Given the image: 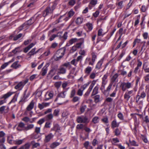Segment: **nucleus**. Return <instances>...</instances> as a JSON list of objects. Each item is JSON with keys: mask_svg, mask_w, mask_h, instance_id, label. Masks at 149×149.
Returning a JSON list of instances; mask_svg holds the SVG:
<instances>
[{"mask_svg": "<svg viewBox=\"0 0 149 149\" xmlns=\"http://www.w3.org/2000/svg\"><path fill=\"white\" fill-rule=\"evenodd\" d=\"M76 93V91L75 89L74 88H73L72 89L70 92V98H72L73 97H74Z\"/></svg>", "mask_w": 149, "mask_h": 149, "instance_id": "42", "label": "nucleus"}, {"mask_svg": "<svg viewBox=\"0 0 149 149\" xmlns=\"http://www.w3.org/2000/svg\"><path fill=\"white\" fill-rule=\"evenodd\" d=\"M34 102L33 100H32L29 104L27 106L26 109L27 111H29L33 109L34 107Z\"/></svg>", "mask_w": 149, "mask_h": 149, "instance_id": "20", "label": "nucleus"}, {"mask_svg": "<svg viewBox=\"0 0 149 149\" xmlns=\"http://www.w3.org/2000/svg\"><path fill=\"white\" fill-rule=\"evenodd\" d=\"M84 128V125L83 124H78L76 126V128L78 130H81Z\"/></svg>", "mask_w": 149, "mask_h": 149, "instance_id": "57", "label": "nucleus"}, {"mask_svg": "<svg viewBox=\"0 0 149 149\" xmlns=\"http://www.w3.org/2000/svg\"><path fill=\"white\" fill-rule=\"evenodd\" d=\"M45 121V119L42 118L39 120L37 122V123L41 125Z\"/></svg>", "mask_w": 149, "mask_h": 149, "instance_id": "64", "label": "nucleus"}, {"mask_svg": "<svg viewBox=\"0 0 149 149\" xmlns=\"http://www.w3.org/2000/svg\"><path fill=\"white\" fill-rule=\"evenodd\" d=\"M53 96V93L51 92H47L45 95V101H47L51 99Z\"/></svg>", "mask_w": 149, "mask_h": 149, "instance_id": "14", "label": "nucleus"}, {"mask_svg": "<svg viewBox=\"0 0 149 149\" xmlns=\"http://www.w3.org/2000/svg\"><path fill=\"white\" fill-rule=\"evenodd\" d=\"M137 63L136 67L135 68L134 71V72L136 74L138 72L139 70L140 69L142 65V62L140 61L139 59H138L137 60Z\"/></svg>", "mask_w": 149, "mask_h": 149, "instance_id": "9", "label": "nucleus"}, {"mask_svg": "<svg viewBox=\"0 0 149 149\" xmlns=\"http://www.w3.org/2000/svg\"><path fill=\"white\" fill-rule=\"evenodd\" d=\"M60 144V143L58 142H55L51 144L50 147L51 148L53 149L59 146Z\"/></svg>", "mask_w": 149, "mask_h": 149, "instance_id": "32", "label": "nucleus"}, {"mask_svg": "<svg viewBox=\"0 0 149 149\" xmlns=\"http://www.w3.org/2000/svg\"><path fill=\"white\" fill-rule=\"evenodd\" d=\"M119 123H118L115 119L112 121L111 123V127L112 128L118 127H119Z\"/></svg>", "mask_w": 149, "mask_h": 149, "instance_id": "22", "label": "nucleus"}, {"mask_svg": "<svg viewBox=\"0 0 149 149\" xmlns=\"http://www.w3.org/2000/svg\"><path fill=\"white\" fill-rule=\"evenodd\" d=\"M75 3V0H70L68 2V4L69 5L73 6L74 5Z\"/></svg>", "mask_w": 149, "mask_h": 149, "instance_id": "59", "label": "nucleus"}, {"mask_svg": "<svg viewBox=\"0 0 149 149\" xmlns=\"http://www.w3.org/2000/svg\"><path fill=\"white\" fill-rule=\"evenodd\" d=\"M89 84V83L88 82L83 85L80 88L83 91L87 88Z\"/></svg>", "mask_w": 149, "mask_h": 149, "instance_id": "52", "label": "nucleus"}, {"mask_svg": "<svg viewBox=\"0 0 149 149\" xmlns=\"http://www.w3.org/2000/svg\"><path fill=\"white\" fill-rule=\"evenodd\" d=\"M106 84H102L100 88L102 92L104 95H105V86Z\"/></svg>", "mask_w": 149, "mask_h": 149, "instance_id": "39", "label": "nucleus"}, {"mask_svg": "<svg viewBox=\"0 0 149 149\" xmlns=\"http://www.w3.org/2000/svg\"><path fill=\"white\" fill-rule=\"evenodd\" d=\"M65 92V91H63L58 94L55 100L54 101L56 102L58 100H60L61 98H65L66 95Z\"/></svg>", "mask_w": 149, "mask_h": 149, "instance_id": "10", "label": "nucleus"}, {"mask_svg": "<svg viewBox=\"0 0 149 149\" xmlns=\"http://www.w3.org/2000/svg\"><path fill=\"white\" fill-rule=\"evenodd\" d=\"M97 0H91L90 4L92 5L93 6H94L97 4Z\"/></svg>", "mask_w": 149, "mask_h": 149, "instance_id": "61", "label": "nucleus"}, {"mask_svg": "<svg viewBox=\"0 0 149 149\" xmlns=\"http://www.w3.org/2000/svg\"><path fill=\"white\" fill-rule=\"evenodd\" d=\"M103 62V61L102 59L99 61L96 66L95 68L98 70L99 69L101 68Z\"/></svg>", "mask_w": 149, "mask_h": 149, "instance_id": "37", "label": "nucleus"}, {"mask_svg": "<svg viewBox=\"0 0 149 149\" xmlns=\"http://www.w3.org/2000/svg\"><path fill=\"white\" fill-rule=\"evenodd\" d=\"M15 93L14 92L9 91L6 94L3 95L1 97V99H3V100H0V105L6 103V99L11 96Z\"/></svg>", "mask_w": 149, "mask_h": 149, "instance_id": "6", "label": "nucleus"}, {"mask_svg": "<svg viewBox=\"0 0 149 149\" xmlns=\"http://www.w3.org/2000/svg\"><path fill=\"white\" fill-rule=\"evenodd\" d=\"M114 132L115 134V135L118 136L120 135L121 130L118 128H116L114 131Z\"/></svg>", "mask_w": 149, "mask_h": 149, "instance_id": "44", "label": "nucleus"}, {"mask_svg": "<svg viewBox=\"0 0 149 149\" xmlns=\"http://www.w3.org/2000/svg\"><path fill=\"white\" fill-rule=\"evenodd\" d=\"M19 61H16L14 62L11 66V67L15 69H17L21 67V65L18 63Z\"/></svg>", "mask_w": 149, "mask_h": 149, "instance_id": "23", "label": "nucleus"}, {"mask_svg": "<svg viewBox=\"0 0 149 149\" xmlns=\"http://www.w3.org/2000/svg\"><path fill=\"white\" fill-rule=\"evenodd\" d=\"M51 130L55 131L56 132H59L60 131V127L58 124H56L54 125L53 127Z\"/></svg>", "mask_w": 149, "mask_h": 149, "instance_id": "21", "label": "nucleus"}, {"mask_svg": "<svg viewBox=\"0 0 149 149\" xmlns=\"http://www.w3.org/2000/svg\"><path fill=\"white\" fill-rule=\"evenodd\" d=\"M83 91L80 88L79 89L77 92V95L79 96H81L83 94Z\"/></svg>", "mask_w": 149, "mask_h": 149, "instance_id": "55", "label": "nucleus"}, {"mask_svg": "<svg viewBox=\"0 0 149 149\" xmlns=\"http://www.w3.org/2000/svg\"><path fill=\"white\" fill-rule=\"evenodd\" d=\"M54 135L52 133H50L47 135L45 136V138L44 139V141L45 143H48L50 141V140L53 138Z\"/></svg>", "mask_w": 149, "mask_h": 149, "instance_id": "13", "label": "nucleus"}, {"mask_svg": "<svg viewBox=\"0 0 149 149\" xmlns=\"http://www.w3.org/2000/svg\"><path fill=\"white\" fill-rule=\"evenodd\" d=\"M34 127V125L33 124H29L27 125V127H25L24 129L25 130H27L33 128Z\"/></svg>", "mask_w": 149, "mask_h": 149, "instance_id": "51", "label": "nucleus"}, {"mask_svg": "<svg viewBox=\"0 0 149 149\" xmlns=\"http://www.w3.org/2000/svg\"><path fill=\"white\" fill-rule=\"evenodd\" d=\"M71 67L70 62L65 63L60 66L58 70L57 73L59 74H65L66 72V69H70Z\"/></svg>", "mask_w": 149, "mask_h": 149, "instance_id": "1", "label": "nucleus"}, {"mask_svg": "<svg viewBox=\"0 0 149 149\" xmlns=\"http://www.w3.org/2000/svg\"><path fill=\"white\" fill-rule=\"evenodd\" d=\"M55 8V6L54 5H53L51 8L50 7H47L43 12L42 15L43 16L45 17L47 15L52 14L53 12V10Z\"/></svg>", "mask_w": 149, "mask_h": 149, "instance_id": "5", "label": "nucleus"}, {"mask_svg": "<svg viewBox=\"0 0 149 149\" xmlns=\"http://www.w3.org/2000/svg\"><path fill=\"white\" fill-rule=\"evenodd\" d=\"M48 66V65L46 64L42 69L41 72V74L42 75L44 76L45 75L48 70L47 67Z\"/></svg>", "mask_w": 149, "mask_h": 149, "instance_id": "17", "label": "nucleus"}, {"mask_svg": "<svg viewBox=\"0 0 149 149\" xmlns=\"http://www.w3.org/2000/svg\"><path fill=\"white\" fill-rule=\"evenodd\" d=\"M98 87L97 86H96L94 88L92 94L91 96H93L97 94L98 93Z\"/></svg>", "mask_w": 149, "mask_h": 149, "instance_id": "33", "label": "nucleus"}, {"mask_svg": "<svg viewBox=\"0 0 149 149\" xmlns=\"http://www.w3.org/2000/svg\"><path fill=\"white\" fill-rule=\"evenodd\" d=\"M26 84V82L21 81L15 86V88L19 90H21Z\"/></svg>", "mask_w": 149, "mask_h": 149, "instance_id": "15", "label": "nucleus"}, {"mask_svg": "<svg viewBox=\"0 0 149 149\" xmlns=\"http://www.w3.org/2000/svg\"><path fill=\"white\" fill-rule=\"evenodd\" d=\"M60 109H55L53 112V115L54 116L58 117L59 116Z\"/></svg>", "mask_w": 149, "mask_h": 149, "instance_id": "38", "label": "nucleus"}, {"mask_svg": "<svg viewBox=\"0 0 149 149\" xmlns=\"http://www.w3.org/2000/svg\"><path fill=\"white\" fill-rule=\"evenodd\" d=\"M118 77V74L117 73L115 74L111 78L110 83L113 84V83L116 81Z\"/></svg>", "mask_w": 149, "mask_h": 149, "instance_id": "31", "label": "nucleus"}, {"mask_svg": "<svg viewBox=\"0 0 149 149\" xmlns=\"http://www.w3.org/2000/svg\"><path fill=\"white\" fill-rule=\"evenodd\" d=\"M133 92V90H131L128 91L125 93L124 95V99L125 100L127 101H128L129 100V99L131 97L130 95Z\"/></svg>", "mask_w": 149, "mask_h": 149, "instance_id": "11", "label": "nucleus"}, {"mask_svg": "<svg viewBox=\"0 0 149 149\" xmlns=\"http://www.w3.org/2000/svg\"><path fill=\"white\" fill-rule=\"evenodd\" d=\"M77 120L79 123H83L87 124L89 122L88 118L86 116H84L78 117Z\"/></svg>", "mask_w": 149, "mask_h": 149, "instance_id": "7", "label": "nucleus"}, {"mask_svg": "<svg viewBox=\"0 0 149 149\" xmlns=\"http://www.w3.org/2000/svg\"><path fill=\"white\" fill-rule=\"evenodd\" d=\"M113 84L110 83L109 84L106 90H105V95L106 94L107 92H108L109 93L110 92Z\"/></svg>", "mask_w": 149, "mask_h": 149, "instance_id": "35", "label": "nucleus"}, {"mask_svg": "<svg viewBox=\"0 0 149 149\" xmlns=\"http://www.w3.org/2000/svg\"><path fill=\"white\" fill-rule=\"evenodd\" d=\"M108 77V75L107 74H105L104 75L103 77L102 78V84H106L107 82V78Z\"/></svg>", "mask_w": 149, "mask_h": 149, "instance_id": "28", "label": "nucleus"}, {"mask_svg": "<svg viewBox=\"0 0 149 149\" xmlns=\"http://www.w3.org/2000/svg\"><path fill=\"white\" fill-rule=\"evenodd\" d=\"M89 78L91 79H94L97 75V73L94 72H92L89 75Z\"/></svg>", "mask_w": 149, "mask_h": 149, "instance_id": "29", "label": "nucleus"}, {"mask_svg": "<svg viewBox=\"0 0 149 149\" xmlns=\"http://www.w3.org/2000/svg\"><path fill=\"white\" fill-rule=\"evenodd\" d=\"M84 146L86 149H92V147L89 145V142L88 141L85 142L84 144Z\"/></svg>", "mask_w": 149, "mask_h": 149, "instance_id": "40", "label": "nucleus"}, {"mask_svg": "<svg viewBox=\"0 0 149 149\" xmlns=\"http://www.w3.org/2000/svg\"><path fill=\"white\" fill-rule=\"evenodd\" d=\"M146 93L145 92L142 91L141 92L140 95H137L136 97V102L137 103H138L139 100L141 98L144 99L146 96Z\"/></svg>", "mask_w": 149, "mask_h": 149, "instance_id": "8", "label": "nucleus"}, {"mask_svg": "<svg viewBox=\"0 0 149 149\" xmlns=\"http://www.w3.org/2000/svg\"><path fill=\"white\" fill-rule=\"evenodd\" d=\"M123 1H121L118 2L116 3V4L118 6L119 8L122 9L123 7Z\"/></svg>", "mask_w": 149, "mask_h": 149, "instance_id": "50", "label": "nucleus"}, {"mask_svg": "<svg viewBox=\"0 0 149 149\" xmlns=\"http://www.w3.org/2000/svg\"><path fill=\"white\" fill-rule=\"evenodd\" d=\"M19 93H16L15 95L13 97V99L11 100V101L9 102L8 104H10L12 103H15L17 101V97L18 96Z\"/></svg>", "mask_w": 149, "mask_h": 149, "instance_id": "25", "label": "nucleus"}, {"mask_svg": "<svg viewBox=\"0 0 149 149\" xmlns=\"http://www.w3.org/2000/svg\"><path fill=\"white\" fill-rule=\"evenodd\" d=\"M35 44L32 43L29 45L28 46L24 48V52L25 53L27 52Z\"/></svg>", "mask_w": 149, "mask_h": 149, "instance_id": "27", "label": "nucleus"}, {"mask_svg": "<svg viewBox=\"0 0 149 149\" xmlns=\"http://www.w3.org/2000/svg\"><path fill=\"white\" fill-rule=\"evenodd\" d=\"M97 81V80H93L92 81V83L90 85L89 87L93 89V87L96 83Z\"/></svg>", "mask_w": 149, "mask_h": 149, "instance_id": "58", "label": "nucleus"}, {"mask_svg": "<svg viewBox=\"0 0 149 149\" xmlns=\"http://www.w3.org/2000/svg\"><path fill=\"white\" fill-rule=\"evenodd\" d=\"M49 103L42 102L41 104L39 103L38 104V107L40 110L43 109L44 107L49 105Z\"/></svg>", "mask_w": 149, "mask_h": 149, "instance_id": "18", "label": "nucleus"}, {"mask_svg": "<svg viewBox=\"0 0 149 149\" xmlns=\"http://www.w3.org/2000/svg\"><path fill=\"white\" fill-rule=\"evenodd\" d=\"M53 114L50 113L47 115L45 116V118L47 120H51L53 119Z\"/></svg>", "mask_w": 149, "mask_h": 149, "instance_id": "43", "label": "nucleus"}, {"mask_svg": "<svg viewBox=\"0 0 149 149\" xmlns=\"http://www.w3.org/2000/svg\"><path fill=\"white\" fill-rule=\"evenodd\" d=\"M92 88H91L89 87V88L88 89V90L87 91V92L84 95V96H88L90 93L92 91Z\"/></svg>", "mask_w": 149, "mask_h": 149, "instance_id": "63", "label": "nucleus"}, {"mask_svg": "<svg viewBox=\"0 0 149 149\" xmlns=\"http://www.w3.org/2000/svg\"><path fill=\"white\" fill-rule=\"evenodd\" d=\"M92 62H94L95 61V59L96 58L97 56L94 53H92Z\"/></svg>", "mask_w": 149, "mask_h": 149, "instance_id": "62", "label": "nucleus"}, {"mask_svg": "<svg viewBox=\"0 0 149 149\" xmlns=\"http://www.w3.org/2000/svg\"><path fill=\"white\" fill-rule=\"evenodd\" d=\"M66 51L65 48H61L57 50L56 54L52 57V58L55 61L60 60L63 56Z\"/></svg>", "mask_w": 149, "mask_h": 149, "instance_id": "2", "label": "nucleus"}, {"mask_svg": "<svg viewBox=\"0 0 149 149\" xmlns=\"http://www.w3.org/2000/svg\"><path fill=\"white\" fill-rule=\"evenodd\" d=\"M99 118L98 117L95 116L93 118L91 121L93 123L95 124L99 122Z\"/></svg>", "mask_w": 149, "mask_h": 149, "instance_id": "30", "label": "nucleus"}, {"mask_svg": "<svg viewBox=\"0 0 149 149\" xmlns=\"http://www.w3.org/2000/svg\"><path fill=\"white\" fill-rule=\"evenodd\" d=\"M22 34L19 33V34L16 35L13 38V40H16L20 38L22 36Z\"/></svg>", "mask_w": 149, "mask_h": 149, "instance_id": "53", "label": "nucleus"}, {"mask_svg": "<svg viewBox=\"0 0 149 149\" xmlns=\"http://www.w3.org/2000/svg\"><path fill=\"white\" fill-rule=\"evenodd\" d=\"M36 48L35 47L32 49L27 54V56L28 57L27 59L28 60L30 59L31 56H33L35 54H36L35 51L36 50Z\"/></svg>", "mask_w": 149, "mask_h": 149, "instance_id": "16", "label": "nucleus"}, {"mask_svg": "<svg viewBox=\"0 0 149 149\" xmlns=\"http://www.w3.org/2000/svg\"><path fill=\"white\" fill-rule=\"evenodd\" d=\"M86 108V106L84 105L81 106L80 108V111L81 113H83Z\"/></svg>", "mask_w": 149, "mask_h": 149, "instance_id": "56", "label": "nucleus"}, {"mask_svg": "<svg viewBox=\"0 0 149 149\" xmlns=\"http://www.w3.org/2000/svg\"><path fill=\"white\" fill-rule=\"evenodd\" d=\"M103 29H100L98 31L97 35L98 36H103L105 33L103 32Z\"/></svg>", "mask_w": 149, "mask_h": 149, "instance_id": "49", "label": "nucleus"}, {"mask_svg": "<svg viewBox=\"0 0 149 149\" xmlns=\"http://www.w3.org/2000/svg\"><path fill=\"white\" fill-rule=\"evenodd\" d=\"M92 70V68L91 67L88 66L84 70V73L87 75H88L91 73Z\"/></svg>", "mask_w": 149, "mask_h": 149, "instance_id": "19", "label": "nucleus"}, {"mask_svg": "<svg viewBox=\"0 0 149 149\" xmlns=\"http://www.w3.org/2000/svg\"><path fill=\"white\" fill-rule=\"evenodd\" d=\"M79 40L77 38H72L69 40V42L70 45H72L74 43L78 42Z\"/></svg>", "mask_w": 149, "mask_h": 149, "instance_id": "45", "label": "nucleus"}, {"mask_svg": "<svg viewBox=\"0 0 149 149\" xmlns=\"http://www.w3.org/2000/svg\"><path fill=\"white\" fill-rule=\"evenodd\" d=\"M58 44L56 42L53 43L51 46L50 48L52 49H55L58 46Z\"/></svg>", "mask_w": 149, "mask_h": 149, "instance_id": "54", "label": "nucleus"}, {"mask_svg": "<svg viewBox=\"0 0 149 149\" xmlns=\"http://www.w3.org/2000/svg\"><path fill=\"white\" fill-rule=\"evenodd\" d=\"M23 141V139L16 140L15 141H14L13 143L15 145H19L22 144V143Z\"/></svg>", "mask_w": 149, "mask_h": 149, "instance_id": "48", "label": "nucleus"}, {"mask_svg": "<svg viewBox=\"0 0 149 149\" xmlns=\"http://www.w3.org/2000/svg\"><path fill=\"white\" fill-rule=\"evenodd\" d=\"M72 101L73 102H79V101L80 99V98L79 97L75 96L73 97L72 98Z\"/></svg>", "mask_w": 149, "mask_h": 149, "instance_id": "47", "label": "nucleus"}, {"mask_svg": "<svg viewBox=\"0 0 149 149\" xmlns=\"http://www.w3.org/2000/svg\"><path fill=\"white\" fill-rule=\"evenodd\" d=\"M83 20L84 19L82 17H78L77 18L75 21V23L78 25H80L83 22Z\"/></svg>", "mask_w": 149, "mask_h": 149, "instance_id": "24", "label": "nucleus"}, {"mask_svg": "<svg viewBox=\"0 0 149 149\" xmlns=\"http://www.w3.org/2000/svg\"><path fill=\"white\" fill-rule=\"evenodd\" d=\"M81 41L80 42L77 43L74 45L77 48H80L81 47V45L83 44L84 41V38H81L80 39Z\"/></svg>", "mask_w": 149, "mask_h": 149, "instance_id": "26", "label": "nucleus"}, {"mask_svg": "<svg viewBox=\"0 0 149 149\" xmlns=\"http://www.w3.org/2000/svg\"><path fill=\"white\" fill-rule=\"evenodd\" d=\"M86 25L89 31H91L92 30L93 27L92 23L88 22L86 23Z\"/></svg>", "mask_w": 149, "mask_h": 149, "instance_id": "34", "label": "nucleus"}, {"mask_svg": "<svg viewBox=\"0 0 149 149\" xmlns=\"http://www.w3.org/2000/svg\"><path fill=\"white\" fill-rule=\"evenodd\" d=\"M35 19L34 17H32L29 20L25 22L19 28V31H21L22 29H25V30L28 28L29 26L32 24Z\"/></svg>", "mask_w": 149, "mask_h": 149, "instance_id": "3", "label": "nucleus"}, {"mask_svg": "<svg viewBox=\"0 0 149 149\" xmlns=\"http://www.w3.org/2000/svg\"><path fill=\"white\" fill-rule=\"evenodd\" d=\"M118 91L117 87H116L113 91L110 94H109V96L111 97H115L117 92Z\"/></svg>", "mask_w": 149, "mask_h": 149, "instance_id": "36", "label": "nucleus"}, {"mask_svg": "<svg viewBox=\"0 0 149 149\" xmlns=\"http://www.w3.org/2000/svg\"><path fill=\"white\" fill-rule=\"evenodd\" d=\"M133 86V84L132 83L127 81L121 83L120 87L122 91H125L127 89L132 88Z\"/></svg>", "mask_w": 149, "mask_h": 149, "instance_id": "4", "label": "nucleus"}, {"mask_svg": "<svg viewBox=\"0 0 149 149\" xmlns=\"http://www.w3.org/2000/svg\"><path fill=\"white\" fill-rule=\"evenodd\" d=\"M77 35L78 36H86V34L85 33L83 32L82 31H80L76 32Z\"/></svg>", "mask_w": 149, "mask_h": 149, "instance_id": "46", "label": "nucleus"}, {"mask_svg": "<svg viewBox=\"0 0 149 149\" xmlns=\"http://www.w3.org/2000/svg\"><path fill=\"white\" fill-rule=\"evenodd\" d=\"M13 60H11L8 62L6 63L3 64L1 66V68L2 69H4L10 63L14 61V60L12 59Z\"/></svg>", "mask_w": 149, "mask_h": 149, "instance_id": "41", "label": "nucleus"}, {"mask_svg": "<svg viewBox=\"0 0 149 149\" xmlns=\"http://www.w3.org/2000/svg\"><path fill=\"white\" fill-rule=\"evenodd\" d=\"M75 12L72 9H71L68 13V17L63 19V20L65 21H67L74 14Z\"/></svg>", "mask_w": 149, "mask_h": 149, "instance_id": "12", "label": "nucleus"}, {"mask_svg": "<svg viewBox=\"0 0 149 149\" xmlns=\"http://www.w3.org/2000/svg\"><path fill=\"white\" fill-rule=\"evenodd\" d=\"M40 127H36L35 129V132L36 134H38L40 133Z\"/></svg>", "mask_w": 149, "mask_h": 149, "instance_id": "60", "label": "nucleus"}]
</instances>
